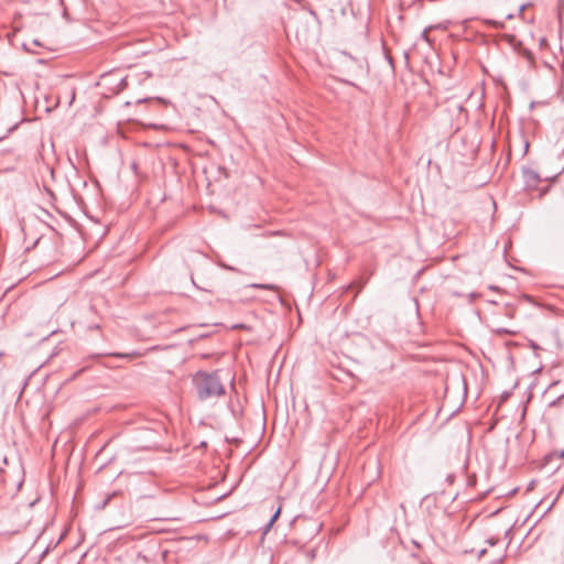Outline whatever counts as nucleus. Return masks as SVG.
<instances>
[{
  "label": "nucleus",
  "mask_w": 564,
  "mask_h": 564,
  "mask_svg": "<svg viewBox=\"0 0 564 564\" xmlns=\"http://www.w3.org/2000/svg\"><path fill=\"white\" fill-rule=\"evenodd\" d=\"M490 24H492L496 29H502L503 28V23L502 22H497V21H488Z\"/></svg>",
  "instance_id": "obj_5"
},
{
  "label": "nucleus",
  "mask_w": 564,
  "mask_h": 564,
  "mask_svg": "<svg viewBox=\"0 0 564 564\" xmlns=\"http://www.w3.org/2000/svg\"><path fill=\"white\" fill-rule=\"evenodd\" d=\"M453 479H454V476L453 475H448L446 480L452 484L453 482Z\"/></svg>",
  "instance_id": "obj_8"
},
{
  "label": "nucleus",
  "mask_w": 564,
  "mask_h": 564,
  "mask_svg": "<svg viewBox=\"0 0 564 564\" xmlns=\"http://www.w3.org/2000/svg\"><path fill=\"white\" fill-rule=\"evenodd\" d=\"M527 8V4H522L520 8H519V12L522 13L524 11V9Z\"/></svg>",
  "instance_id": "obj_9"
},
{
  "label": "nucleus",
  "mask_w": 564,
  "mask_h": 564,
  "mask_svg": "<svg viewBox=\"0 0 564 564\" xmlns=\"http://www.w3.org/2000/svg\"><path fill=\"white\" fill-rule=\"evenodd\" d=\"M281 513V508H278L276 511L273 513V516L271 517L270 521L267 523V525L264 527V531L263 533H268L269 530L271 529V527L273 525V523L276 521V519L279 518Z\"/></svg>",
  "instance_id": "obj_3"
},
{
  "label": "nucleus",
  "mask_w": 564,
  "mask_h": 564,
  "mask_svg": "<svg viewBox=\"0 0 564 564\" xmlns=\"http://www.w3.org/2000/svg\"><path fill=\"white\" fill-rule=\"evenodd\" d=\"M523 178L528 188H536L541 182L540 175L530 169L523 170Z\"/></svg>",
  "instance_id": "obj_2"
},
{
  "label": "nucleus",
  "mask_w": 564,
  "mask_h": 564,
  "mask_svg": "<svg viewBox=\"0 0 564 564\" xmlns=\"http://www.w3.org/2000/svg\"><path fill=\"white\" fill-rule=\"evenodd\" d=\"M558 457L564 458V449L560 452Z\"/></svg>",
  "instance_id": "obj_10"
},
{
  "label": "nucleus",
  "mask_w": 564,
  "mask_h": 564,
  "mask_svg": "<svg viewBox=\"0 0 564 564\" xmlns=\"http://www.w3.org/2000/svg\"><path fill=\"white\" fill-rule=\"evenodd\" d=\"M251 286L258 288V289H264V290H273L274 289V286L271 284H252Z\"/></svg>",
  "instance_id": "obj_4"
},
{
  "label": "nucleus",
  "mask_w": 564,
  "mask_h": 564,
  "mask_svg": "<svg viewBox=\"0 0 564 564\" xmlns=\"http://www.w3.org/2000/svg\"><path fill=\"white\" fill-rule=\"evenodd\" d=\"M421 36H422V39H424V40L429 41V39H427V30H424V31L422 32Z\"/></svg>",
  "instance_id": "obj_6"
},
{
  "label": "nucleus",
  "mask_w": 564,
  "mask_h": 564,
  "mask_svg": "<svg viewBox=\"0 0 564 564\" xmlns=\"http://www.w3.org/2000/svg\"><path fill=\"white\" fill-rule=\"evenodd\" d=\"M511 18H513V15H512V14H508V15H507V19H511Z\"/></svg>",
  "instance_id": "obj_12"
},
{
  "label": "nucleus",
  "mask_w": 564,
  "mask_h": 564,
  "mask_svg": "<svg viewBox=\"0 0 564 564\" xmlns=\"http://www.w3.org/2000/svg\"><path fill=\"white\" fill-rule=\"evenodd\" d=\"M488 543L490 545H495L497 543V539L491 538V539L488 540Z\"/></svg>",
  "instance_id": "obj_7"
},
{
  "label": "nucleus",
  "mask_w": 564,
  "mask_h": 564,
  "mask_svg": "<svg viewBox=\"0 0 564 564\" xmlns=\"http://www.w3.org/2000/svg\"><path fill=\"white\" fill-rule=\"evenodd\" d=\"M485 553H486V550H485V549H484V550H480V551H479V556H482Z\"/></svg>",
  "instance_id": "obj_11"
},
{
  "label": "nucleus",
  "mask_w": 564,
  "mask_h": 564,
  "mask_svg": "<svg viewBox=\"0 0 564 564\" xmlns=\"http://www.w3.org/2000/svg\"><path fill=\"white\" fill-rule=\"evenodd\" d=\"M193 382L200 401L219 398L225 394V387L218 371H199L194 376Z\"/></svg>",
  "instance_id": "obj_1"
}]
</instances>
